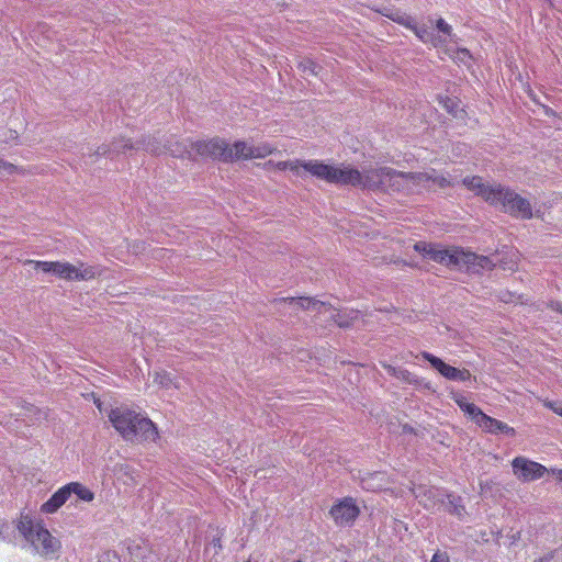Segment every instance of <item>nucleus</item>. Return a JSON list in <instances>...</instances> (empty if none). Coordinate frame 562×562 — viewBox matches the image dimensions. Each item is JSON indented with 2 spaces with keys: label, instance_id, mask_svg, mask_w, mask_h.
<instances>
[{
  "label": "nucleus",
  "instance_id": "412c9836",
  "mask_svg": "<svg viewBox=\"0 0 562 562\" xmlns=\"http://www.w3.org/2000/svg\"><path fill=\"white\" fill-rule=\"evenodd\" d=\"M154 382L167 389L171 386L176 389L180 387L179 379L172 375V373L167 372L165 370L156 371L154 373Z\"/></svg>",
  "mask_w": 562,
  "mask_h": 562
},
{
  "label": "nucleus",
  "instance_id": "bb28decb",
  "mask_svg": "<svg viewBox=\"0 0 562 562\" xmlns=\"http://www.w3.org/2000/svg\"><path fill=\"white\" fill-rule=\"evenodd\" d=\"M453 59L460 64L468 66L471 63L472 56L468 49L460 48L456 52Z\"/></svg>",
  "mask_w": 562,
  "mask_h": 562
},
{
  "label": "nucleus",
  "instance_id": "39448f33",
  "mask_svg": "<svg viewBox=\"0 0 562 562\" xmlns=\"http://www.w3.org/2000/svg\"><path fill=\"white\" fill-rule=\"evenodd\" d=\"M16 530L35 553L49 559L58 555L61 543L45 528L42 521L33 519L27 514H22L16 521Z\"/></svg>",
  "mask_w": 562,
  "mask_h": 562
},
{
  "label": "nucleus",
  "instance_id": "c85d7f7f",
  "mask_svg": "<svg viewBox=\"0 0 562 562\" xmlns=\"http://www.w3.org/2000/svg\"><path fill=\"white\" fill-rule=\"evenodd\" d=\"M98 562H120V560L114 552L108 551L99 557Z\"/></svg>",
  "mask_w": 562,
  "mask_h": 562
},
{
  "label": "nucleus",
  "instance_id": "4c0bfd02",
  "mask_svg": "<svg viewBox=\"0 0 562 562\" xmlns=\"http://www.w3.org/2000/svg\"><path fill=\"white\" fill-rule=\"evenodd\" d=\"M551 473L558 482L562 483V469H552Z\"/></svg>",
  "mask_w": 562,
  "mask_h": 562
},
{
  "label": "nucleus",
  "instance_id": "f8f14e48",
  "mask_svg": "<svg viewBox=\"0 0 562 562\" xmlns=\"http://www.w3.org/2000/svg\"><path fill=\"white\" fill-rule=\"evenodd\" d=\"M329 513L337 525L349 526L353 524L360 510L353 498L346 497L335 504Z\"/></svg>",
  "mask_w": 562,
  "mask_h": 562
},
{
  "label": "nucleus",
  "instance_id": "aec40b11",
  "mask_svg": "<svg viewBox=\"0 0 562 562\" xmlns=\"http://www.w3.org/2000/svg\"><path fill=\"white\" fill-rule=\"evenodd\" d=\"M308 162V160H288V161H279L277 164V168L279 170H291L295 176L297 177H304L305 172V165Z\"/></svg>",
  "mask_w": 562,
  "mask_h": 562
},
{
  "label": "nucleus",
  "instance_id": "423d86ee",
  "mask_svg": "<svg viewBox=\"0 0 562 562\" xmlns=\"http://www.w3.org/2000/svg\"><path fill=\"white\" fill-rule=\"evenodd\" d=\"M143 148L151 154L160 155L162 153H169L173 157H183L184 154L191 156L192 151L190 144L187 142L175 140L173 143L169 142V145H160L155 138H149L147 142H143L142 144H137L136 149ZM135 145L130 139H121L114 142L112 147L106 145L100 146L95 155L105 156L112 153H125L127 149H134Z\"/></svg>",
  "mask_w": 562,
  "mask_h": 562
},
{
  "label": "nucleus",
  "instance_id": "4be33fe9",
  "mask_svg": "<svg viewBox=\"0 0 562 562\" xmlns=\"http://www.w3.org/2000/svg\"><path fill=\"white\" fill-rule=\"evenodd\" d=\"M445 496L448 499V512L461 518L465 512L464 506L461 504V498L452 494H447Z\"/></svg>",
  "mask_w": 562,
  "mask_h": 562
},
{
  "label": "nucleus",
  "instance_id": "dca6fc26",
  "mask_svg": "<svg viewBox=\"0 0 562 562\" xmlns=\"http://www.w3.org/2000/svg\"><path fill=\"white\" fill-rule=\"evenodd\" d=\"M413 32L423 43H430L432 46L438 47L446 43L440 35H436L431 27L426 24L413 25Z\"/></svg>",
  "mask_w": 562,
  "mask_h": 562
},
{
  "label": "nucleus",
  "instance_id": "79ce46f5",
  "mask_svg": "<svg viewBox=\"0 0 562 562\" xmlns=\"http://www.w3.org/2000/svg\"><path fill=\"white\" fill-rule=\"evenodd\" d=\"M535 562H543V559L536 560Z\"/></svg>",
  "mask_w": 562,
  "mask_h": 562
},
{
  "label": "nucleus",
  "instance_id": "6ab92c4d",
  "mask_svg": "<svg viewBox=\"0 0 562 562\" xmlns=\"http://www.w3.org/2000/svg\"><path fill=\"white\" fill-rule=\"evenodd\" d=\"M67 487L69 488L70 496L76 495L83 502H92L94 498V493L79 482H70L67 484Z\"/></svg>",
  "mask_w": 562,
  "mask_h": 562
},
{
  "label": "nucleus",
  "instance_id": "ddd939ff",
  "mask_svg": "<svg viewBox=\"0 0 562 562\" xmlns=\"http://www.w3.org/2000/svg\"><path fill=\"white\" fill-rule=\"evenodd\" d=\"M191 150L201 157H209L224 162V157L227 155V143L221 138H213L210 140H198L190 143Z\"/></svg>",
  "mask_w": 562,
  "mask_h": 562
},
{
  "label": "nucleus",
  "instance_id": "a211bd4d",
  "mask_svg": "<svg viewBox=\"0 0 562 562\" xmlns=\"http://www.w3.org/2000/svg\"><path fill=\"white\" fill-rule=\"evenodd\" d=\"M331 316L341 328L353 326L362 317L361 313L355 310H351L349 313L339 311Z\"/></svg>",
  "mask_w": 562,
  "mask_h": 562
},
{
  "label": "nucleus",
  "instance_id": "6e6552de",
  "mask_svg": "<svg viewBox=\"0 0 562 562\" xmlns=\"http://www.w3.org/2000/svg\"><path fill=\"white\" fill-rule=\"evenodd\" d=\"M25 266H32L35 270H41L44 273L56 276L66 281H88L98 276V270L93 266H88L82 262L75 266L69 262L63 261H41V260H26Z\"/></svg>",
  "mask_w": 562,
  "mask_h": 562
},
{
  "label": "nucleus",
  "instance_id": "7c9ffc66",
  "mask_svg": "<svg viewBox=\"0 0 562 562\" xmlns=\"http://www.w3.org/2000/svg\"><path fill=\"white\" fill-rule=\"evenodd\" d=\"M398 22L412 31H413V25L418 24V22L414 18L408 16V15L400 18Z\"/></svg>",
  "mask_w": 562,
  "mask_h": 562
},
{
  "label": "nucleus",
  "instance_id": "7ed1b4c3",
  "mask_svg": "<svg viewBox=\"0 0 562 562\" xmlns=\"http://www.w3.org/2000/svg\"><path fill=\"white\" fill-rule=\"evenodd\" d=\"M408 182L423 186L432 182L440 188L451 186L450 180L446 176L439 175L434 169L425 172H401L392 168L381 167L364 171L362 173V183L359 187L371 190L381 187H394L398 190L404 183Z\"/></svg>",
  "mask_w": 562,
  "mask_h": 562
},
{
  "label": "nucleus",
  "instance_id": "72a5a7b5",
  "mask_svg": "<svg viewBox=\"0 0 562 562\" xmlns=\"http://www.w3.org/2000/svg\"><path fill=\"white\" fill-rule=\"evenodd\" d=\"M214 550V553H218L222 550V542L220 537H214L207 546V550Z\"/></svg>",
  "mask_w": 562,
  "mask_h": 562
},
{
  "label": "nucleus",
  "instance_id": "5701e85b",
  "mask_svg": "<svg viewBox=\"0 0 562 562\" xmlns=\"http://www.w3.org/2000/svg\"><path fill=\"white\" fill-rule=\"evenodd\" d=\"M460 408L465 413L468 414L469 416H471L474 422L480 426L483 422V418L482 417H485L486 414H484L482 412V409L480 407H477L475 404H472V403H464V404H460Z\"/></svg>",
  "mask_w": 562,
  "mask_h": 562
},
{
  "label": "nucleus",
  "instance_id": "4468645a",
  "mask_svg": "<svg viewBox=\"0 0 562 562\" xmlns=\"http://www.w3.org/2000/svg\"><path fill=\"white\" fill-rule=\"evenodd\" d=\"M413 493L426 509H434L438 503L443 501L446 495L441 490L434 486H419Z\"/></svg>",
  "mask_w": 562,
  "mask_h": 562
},
{
  "label": "nucleus",
  "instance_id": "c9c22d12",
  "mask_svg": "<svg viewBox=\"0 0 562 562\" xmlns=\"http://www.w3.org/2000/svg\"><path fill=\"white\" fill-rule=\"evenodd\" d=\"M443 105L450 113H454L458 108V103L454 100L449 99V98H447L445 100Z\"/></svg>",
  "mask_w": 562,
  "mask_h": 562
},
{
  "label": "nucleus",
  "instance_id": "2f4dec72",
  "mask_svg": "<svg viewBox=\"0 0 562 562\" xmlns=\"http://www.w3.org/2000/svg\"><path fill=\"white\" fill-rule=\"evenodd\" d=\"M430 562H450V560H449V555L447 552L438 550L432 555Z\"/></svg>",
  "mask_w": 562,
  "mask_h": 562
},
{
  "label": "nucleus",
  "instance_id": "f704fd0d",
  "mask_svg": "<svg viewBox=\"0 0 562 562\" xmlns=\"http://www.w3.org/2000/svg\"><path fill=\"white\" fill-rule=\"evenodd\" d=\"M15 167L0 159V173H12Z\"/></svg>",
  "mask_w": 562,
  "mask_h": 562
},
{
  "label": "nucleus",
  "instance_id": "ea45409f",
  "mask_svg": "<svg viewBox=\"0 0 562 562\" xmlns=\"http://www.w3.org/2000/svg\"><path fill=\"white\" fill-rule=\"evenodd\" d=\"M457 404L460 406V404L467 403L465 400L461 396L460 398H456Z\"/></svg>",
  "mask_w": 562,
  "mask_h": 562
},
{
  "label": "nucleus",
  "instance_id": "58836bf2",
  "mask_svg": "<svg viewBox=\"0 0 562 562\" xmlns=\"http://www.w3.org/2000/svg\"><path fill=\"white\" fill-rule=\"evenodd\" d=\"M551 307H552L554 311H557V312H559V313H561V314H562V302H559V301H558V302H553V303L551 304Z\"/></svg>",
  "mask_w": 562,
  "mask_h": 562
},
{
  "label": "nucleus",
  "instance_id": "e433bc0d",
  "mask_svg": "<svg viewBox=\"0 0 562 562\" xmlns=\"http://www.w3.org/2000/svg\"><path fill=\"white\" fill-rule=\"evenodd\" d=\"M383 476V473H380V472H376L374 474H372V476L370 479H367V480H363V487L366 488H371L373 487L371 484H370V480H374V479H380Z\"/></svg>",
  "mask_w": 562,
  "mask_h": 562
},
{
  "label": "nucleus",
  "instance_id": "f257e3e1",
  "mask_svg": "<svg viewBox=\"0 0 562 562\" xmlns=\"http://www.w3.org/2000/svg\"><path fill=\"white\" fill-rule=\"evenodd\" d=\"M462 183L491 205L499 207L514 217L529 220L533 216L530 202L509 188L499 184L487 186L479 176L467 177Z\"/></svg>",
  "mask_w": 562,
  "mask_h": 562
},
{
  "label": "nucleus",
  "instance_id": "cd10ccee",
  "mask_svg": "<svg viewBox=\"0 0 562 562\" xmlns=\"http://www.w3.org/2000/svg\"><path fill=\"white\" fill-rule=\"evenodd\" d=\"M437 30L447 36H452V27L443 19H438L436 22Z\"/></svg>",
  "mask_w": 562,
  "mask_h": 562
},
{
  "label": "nucleus",
  "instance_id": "9d476101",
  "mask_svg": "<svg viewBox=\"0 0 562 562\" xmlns=\"http://www.w3.org/2000/svg\"><path fill=\"white\" fill-rule=\"evenodd\" d=\"M512 467L514 474L521 482L539 480L548 472L544 465L525 457H516L512 461Z\"/></svg>",
  "mask_w": 562,
  "mask_h": 562
},
{
  "label": "nucleus",
  "instance_id": "9b49d317",
  "mask_svg": "<svg viewBox=\"0 0 562 562\" xmlns=\"http://www.w3.org/2000/svg\"><path fill=\"white\" fill-rule=\"evenodd\" d=\"M422 357L423 359L428 361L435 370H437L443 378H446L449 381L465 382L471 380L472 378V374L468 369H458L456 367H452L428 351H423Z\"/></svg>",
  "mask_w": 562,
  "mask_h": 562
},
{
  "label": "nucleus",
  "instance_id": "20e7f679",
  "mask_svg": "<svg viewBox=\"0 0 562 562\" xmlns=\"http://www.w3.org/2000/svg\"><path fill=\"white\" fill-rule=\"evenodd\" d=\"M109 419L125 440L155 442L159 437L156 425L149 418L142 417L127 406L112 408Z\"/></svg>",
  "mask_w": 562,
  "mask_h": 562
},
{
  "label": "nucleus",
  "instance_id": "393cba45",
  "mask_svg": "<svg viewBox=\"0 0 562 562\" xmlns=\"http://www.w3.org/2000/svg\"><path fill=\"white\" fill-rule=\"evenodd\" d=\"M283 302H288L290 305H300L303 308L315 307L318 303L313 302L310 297H286L282 299Z\"/></svg>",
  "mask_w": 562,
  "mask_h": 562
},
{
  "label": "nucleus",
  "instance_id": "a878e982",
  "mask_svg": "<svg viewBox=\"0 0 562 562\" xmlns=\"http://www.w3.org/2000/svg\"><path fill=\"white\" fill-rule=\"evenodd\" d=\"M16 529V526H15ZM14 532V526L9 522H3L0 525V539L7 542L12 540V535Z\"/></svg>",
  "mask_w": 562,
  "mask_h": 562
},
{
  "label": "nucleus",
  "instance_id": "c756f323",
  "mask_svg": "<svg viewBox=\"0 0 562 562\" xmlns=\"http://www.w3.org/2000/svg\"><path fill=\"white\" fill-rule=\"evenodd\" d=\"M398 22L412 31H413V25L418 24V22L414 18L408 16V15L400 18Z\"/></svg>",
  "mask_w": 562,
  "mask_h": 562
},
{
  "label": "nucleus",
  "instance_id": "a19ab883",
  "mask_svg": "<svg viewBox=\"0 0 562 562\" xmlns=\"http://www.w3.org/2000/svg\"><path fill=\"white\" fill-rule=\"evenodd\" d=\"M11 138H16V132H11Z\"/></svg>",
  "mask_w": 562,
  "mask_h": 562
},
{
  "label": "nucleus",
  "instance_id": "0eeeda50",
  "mask_svg": "<svg viewBox=\"0 0 562 562\" xmlns=\"http://www.w3.org/2000/svg\"><path fill=\"white\" fill-rule=\"evenodd\" d=\"M305 170L311 176L337 186L359 187L362 183V172L346 166H333L319 160H308Z\"/></svg>",
  "mask_w": 562,
  "mask_h": 562
},
{
  "label": "nucleus",
  "instance_id": "f3484780",
  "mask_svg": "<svg viewBox=\"0 0 562 562\" xmlns=\"http://www.w3.org/2000/svg\"><path fill=\"white\" fill-rule=\"evenodd\" d=\"M482 418H483V422L480 425V427L482 429H484L485 431L491 432V434H506L509 436L515 435V429L513 427L508 426L506 423H503V422L495 419L487 415Z\"/></svg>",
  "mask_w": 562,
  "mask_h": 562
},
{
  "label": "nucleus",
  "instance_id": "b1692460",
  "mask_svg": "<svg viewBox=\"0 0 562 562\" xmlns=\"http://www.w3.org/2000/svg\"><path fill=\"white\" fill-rule=\"evenodd\" d=\"M299 68L302 70L304 75H313L318 76L322 67L312 59H303L299 64Z\"/></svg>",
  "mask_w": 562,
  "mask_h": 562
},
{
  "label": "nucleus",
  "instance_id": "f03ea898",
  "mask_svg": "<svg viewBox=\"0 0 562 562\" xmlns=\"http://www.w3.org/2000/svg\"><path fill=\"white\" fill-rule=\"evenodd\" d=\"M414 249L423 257L435 262L451 267L458 270H465L469 273H481L490 271L496 262L487 256H480L459 248L446 249L434 244L417 241Z\"/></svg>",
  "mask_w": 562,
  "mask_h": 562
},
{
  "label": "nucleus",
  "instance_id": "2eb2a0df",
  "mask_svg": "<svg viewBox=\"0 0 562 562\" xmlns=\"http://www.w3.org/2000/svg\"><path fill=\"white\" fill-rule=\"evenodd\" d=\"M70 498L67 484L58 488L42 506L41 512L45 514L56 513Z\"/></svg>",
  "mask_w": 562,
  "mask_h": 562
},
{
  "label": "nucleus",
  "instance_id": "1a4fd4ad",
  "mask_svg": "<svg viewBox=\"0 0 562 562\" xmlns=\"http://www.w3.org/2000/svg\"><path fill=\"white\" fill-rule=\"evenodd\" d=\"M272 151L273 147L269 144L252 146L246 142L238 140L232 146L227 144V155L224 157V162H232L238 159L265 158Z\"/></svg>",
  "mask_w": 562,
  "mask_h": 562
},
{
  "label": "nucleus",
  "instance_id": "473e14b6",
  "mask_svg": "<svg viewBox=\"0 0 562 562\" xmlns=\"http://www.w3.org/2000/svg\"><path fill=\"white\" fill-rule=\"evenodd\" d=\"M544 406L553 411L557 415L562 417V404L551 401H546Z\"/></svg>",
  "mask_w": 562,
  "mask_h": 562
}]
</instances>
